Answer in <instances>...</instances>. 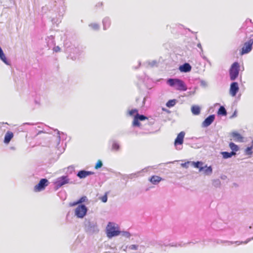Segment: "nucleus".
<instances>
[{
	"label": "nucleus",
	"mask_w": 253,
	"mask_h": 253,
	"mask_svg": "<svg viewBox=\"0 0 253 253\" xmlns=\"http://www.w3.org/2000/svg\"><path fill=\"white\" fill-rule=\"evenodd\" d=\"M166 83L170 87H174L180 91H184L187 89L184 82L178 78H169L167 80Z\"/></svg>",
	"instance_id": "f257e3e1"
},
{
	"label": "nucleus",
	"mask_w": 253,
	"mask_h": 253,
	"mask_svg": "<svg viewBox=\"0 0 253 253\" xmlns=\"http://www.w3.org/2000/svg\"><path fill=\"white\" fill-rule=\"evenodd\" d=\"M84 229L85 232L89 234L96 233L99 231L96 222L86 219H85L84 222Z\"/></svg>",
	"instance_id": "f03ea898"
},
{
	"label": "nucleus",
	"mask_w": 253,
	"mask_h": 253,
	"mask_svg": "<svg viewBox=\"0 0 253 253\" xmlns=\"http://www.w3.org/2000/svg\"><path fill=\"white\" fill-rule=\"evenodd\" d=\"M121 234V231L118 227H116L109 222L106 227V234L109 238L117 236Z\"/></svg>",
	"instance_id": "7ed1b4c3"
},
{
	"label": "nucleus",
	"mask_w": 253,
	"mask_h": 253,
	"mask_svg": "<svg viewBox=\"0 0 253 253\" xmlns=\"http://www.w3.org/2000/svg\"><path fill=\"white\" fill-rule=\"evenodd\" d=\"M240 71V65L238 62H235L231 66L229 69L230 80L235 81L238 77Z\"/></svg>",
	"instance_id": "20e7f679"
},
{
	"label": "nucleus",
	"mask_w": 253,
	"mask_h": 253,
	"mask_svg": "<svg viewBox=\"0 0 253 253\" xmlns=\"http://www.w3.org/2000/svg\"><path fill=\"white\" fill-rule=\"evenodd\" d=\"M69 183L72 184L73 182L70 181L68 175H62L56 179L54 182V188L57 190L63 185Z\"/></svg>",
	"instance_id": "39448f33"
},
{
	"label": "nucleus",
	"mask_w": 253,
	"mask_h": 253,
	"mask_svg": "<svg viewBox=\"0 0 253 253\" xmlns=\"http://www.w3.org/2000/svg\"><path fill=\"white\" fill-rule=\"evenodd\" d=\"M87 208L84 204L79 205L75 209V215L79 218H84L87 214Z\"/></svg>",
	"instance_id": "423d86ee"
},
{
	"label": "nucleus",
	"mask_w": 253,
	"mask_h": 253,
	"mask_svg": "<svg viewBox=\"0 0 253 253\" xmlns=\"http://www.w3.org/2000/svg\"><path fill=\"white\" fill-rule=\"evenodd\" d=\"M253 39H250L245 42L240 50V55H243L249 53L253 48Z\"/></svg>",
	"instance_id": "0eeeda50"
},
{
	"label": "nucleus",
	"mask_w": 253,
	"mask_h": 253,
	"mask_svg": "<svg viewBox=\"0 0 253 253\" xmlns=\"http://www.w3.org/2000/svg\"><path fill=\"white\" fill-rule=\"evenodd\" d=\"M49 182L46 178L41 179L39 182L34 186V190L35 192H41L45 189Z\"/></svg>",
	"instance_id": "6e6552de"
},
{
	"label": "nucleus",
	"mask_w": 253,
	"mask_h": 253,
	"mask_svg": "<svg viewBox=\"0 0 253 253\" xmlns=\"http://www.w3.org/2000/svg\"><path fill=\"white\" fill-rule=\"evenodd\" d=\"M147 119V117H146L144 115H140L138 113H137L134 116L133 118V121L132 122V126L133 127H139L140 126V123L139 121H143Z\"/></svg>",
	"instance_id": "1a4fd4ad"
},
{
	"label": "nucleus",
	"mask_w": 253,
	"mask_h": 253,
	"mask_svg": "<svg viewBox=\"0 0 253 253\" xmlns=\"http://www.w3.org/2000/svg\"><path fill=\"white\" fill-rule=\"evenodd\" d=\"M239 87L237 82H234L230 84L229 92L230 95L234 97L239 91Z\"/></svg>",
	"instance_id": "9d476101"
},
{
	"label": "nucleus",
	"mask_w": 253,
	"mask_h": 253,
	"mask_svg": "<svg viewBox=\"0 0 253 253\" xmlns=\"http://www.w3.org/2000/svg\"><path fill=\"white\" fill-rule=\"evenodd\" d=\"M215 116L214 115H210L205 120L202 124V126L203 127H207L210 126L215 120Z\"/></svg>",
	"instance_id": "9b49d317"
},
{
	"label": "nucleus",
	"mask_w": 253,
	"mask_h": 253,
	"mask_svg": "<svg viewBox=\"0 0 253 253\" xmlns=\"http://www.w3.org/2000/svg\"><path fill=\"white\" fill-rule=\"evenodd\" d=\"M94 173L91 171H87L84 169L79 170L77 173V176L80 179H83L88 176L93 174Z\"/></svg>",
	"instance_id": "f8f14e48"
},
{
	"label": "nucleus",
	"mask_w": 253,
	"mask_h": 253,
	"mask_svg": "<svg viewBox=\"0 0 253 253\" xmlns=\"http://www.w3.org/2000/svg\"><path fill=\"white\" fill-rule=\"evenodd\" d=\"M185 132L184 131H181L179 133L174 140V145L177 146L178 145H182L183 143L184 137L185 136Z\"/></svg>",
	"instance_id": "ddd939ff"
},
{
	"label": "nucleus",
	"mask_w": 253,
	"mask_h": 253,
	"mask_svg": "<svg viewBox=\"0 0 253 253\" xmlns=\"http://www.w3.org/2000/svg\"><path fill=\"white\" fill-rule=\"evenodd\" d=\"M191 69L192 67L188 63H184L179 67V70L182 73L189 72Z\"/></svg>",
	"instance_id": "4468645a"
},
{
	"label": "nucleus",
	"mask_w": 253,
	"mask_h": 253,
	"mask_svg": "<svg viewBox=\"0 0 253 253\" xmlns=\"http://www.w3.org/2000/svg\"><path fill=\"white\" fill-rule=\"evenodd\" d=\"M103 29L106 30L111 26V20L109 17L106 16L102 19Z\"/></svg>",
	"instance_id": "2eb2a0df"
},
{
	"label": "nucleus",
	"mask_w": 253,
	"mask_h": 253,
	"mask_svg": "<svg viewBox=\"0 0 253 253\" xmlns=\"http://www.w3.org/2000/svg\"><path fill=\"white\" fill-rule=\"evenodd\" d=\"M149 167L145 168L143 169H142L141 170L137 171L135 173H131L128 175H125L124 176L127 177V178L129 179H133L134 178L137 177L139 176L140 174L142 172H146L147 171V169H148Z\"/></svg>",
	"instance_id": "dca6fc26"
},
{
	"label": "nucleus",
	"mask_w": 253,
	"mask_h": 253,
	"mask_svg": "<svg viewBox=\"0 0 253 253\" xmlns=\"http://www.w3.org/2000/svg\"><path fill=\"white\" fill-rule=\"evenodd\" d=\"M231 136L234 138V140L236 142H243V137L238 132L234 131L231 133Z\"/></svg>",
	"instance_id": "f3484780"
},
{
	"label": "nucleus",
	"mask_w": 253,
	"mask_h": 253,
	"mask_svg": "<svg viewBox=\"0 0 253 253\" xmlns=\"http://www.w3.org/2000/svg\"><path fill=\"white\" fill-rule=\"evenodd\" d=\"M203 163L202 161L191 162V166L194 168L198 169L199 171L204 170L205 167L203 166Z\"/></svg>",
	"instance_id": "a211bd4d"
},
{
	"label": "nucleus",
	"mask_w": 253,
	"mask_h": 253,
	"mask_svg": "<svg viewBox=\"0 0 253 253\" xmlns=\"http://www.w3.org/2000/svg\"><path fill=\"white\" fill-rule=\"evenodd\" d=\"M45 41L49 49L55 45L54 38L53 36L47 37L45 39Z\"/></svg>",
	"instance_id": "6ab92c4d"
},
{
	"label": "nucleus",
	"mask_w": 253,
	"mask_h": 253,
	"mask_svg": "<svg viewBox=\"0 0 253 253\" xmlns=\"http://www.w3.org/2000/svg\"><path fill=\"white\" fill-rule=\"evenodd\" d=\"M13 137V133L11 131H7L5 134L4 138V143L8 144Z\"/></svg>",
	"instance_id": "aec40b11"
},
{
	"label": "nucleus",
	"mask_w": 253,
	"mask_h": 253,
	"mask_svg": "<svg viewBox=\"0 0 253 253\" xmlns=\"http://www.w3.org/2000/svg\"><path fill=\"white\" fill-rule=\"evenodd\" d=\"M162 180V178L159 176L153 175L152 176L150 179V181L153 183V184H157L159 183Z\"/></svg>",
	"instance_id": "412c9836"
},
{
	"label": "nucleus",
	"mask_w": 253,
	"mask_h": 253,
	"mask_svg": "<svg viewBox=\"0 0 253 253\" xmlns=\"http://www.w3.org/2000/svg\"><path fill=\"white\" fill-rule=\"evenodd\" d=\"M203 167H205L204 170L202 171H204V173L206 175L210 176L211 175L212 173V168L211 166L208 167L207 165H206L205 166H203Z\"/></svg>",
	"instance_id": "4be33fe9"
},
{
	"label": "nucleus",
	"mask_w": 253,
	"mask_h": 253,
	"mask_svg": "<svg viewBox=\"0 0 253 253\" xmlns=\"http://www.w3.org/2000/svg\"><path fill=\"white\" fill-rule=\"evenodd\" d=\"M191 112L194 115H198L201 112V108L198 105H193L191 107Z\"/></svg>",
	"instance_id": "5701e85b"
},
{
	"label": "nucleus",
	"mask_w": 253,
	"mask_h": 253,
	"mask_svg": "<svg viewBox=\"0 0 253 253\" xmlns=\"http://www.w3.org/2000/svg\"><path fill=\"white\" fill-rule=\"evenodd\" d=\"M221 154L222 155L223 158L224 159L230 158L233 156L235 155L233 152H226V151L221 152Z\"/></svg>",
	"instance_id": "b1692460"
},
{
	"label": "nucleus",
	"mask_w": 253,
	"mask_h": 253,
	"mask_svg": "<svg viewBox=\"0 0 253 253\" xmlns=\"http://www.w3.org/2000/svg\"><path fill=\"white\" fill-rule=\"evenodd\" d=\"M252 240H253V237L252 238H249L247 240H246L245 241H235V242H233V241H229L228 242V245H231V244H236L237 245H239L240 244H246L247 243H248L250 241H251Z\"/></svg>",
	"instance_id": "393cba45"
},
{
	"label": "nucleus",
	"mask_w": 253,
	"mask_h": 253,
	"mask_svg": "<svg viewBox=\"0 0 253 253\" xmlns=\"http://www.w3.org/2000/svg\"><path fill=\"white\" fill-rule=\"evenodd\" d=\"M229 146L230 148L232 150L231 152H233L234 154L236 155V152L239 149V146L232 142L229 143Z\"/></svg>",
	"instance_id": "a878e982"
},
{
	"label": "nucleus",
	"mask_w": 253,
	"mask_h": 253,
	"mask_svg": "<svg viewBox=\"0 0 253 253\" xmlns=\"http://www.w3.org/2000/svg\"><path fill=\"white\" fill-rule=\"evenodd\" d=\"M217 114L221 116H226L227 115L226 110L223 106H220L217 111Z\"/></svg>",
	"instance_id": "bb28decb"
},
{
	"label": "nucleus",
	"mask_w": 253,
	"mask_h": 253,
	"mask_svg": "<svg viewBox=\"0 0 253 253\" xmlns=\"http://www.w3.org/2000/svg\"><path fill=\"white\" fill-rule=\"evenodd\" d=\"M0 59L6 65H10V62L6 58L3 51L0 53Z\"/></svg>",
	"instance_id": "cd10ccee"
},
{
	"label": "nucleus",
	"mask_w": 253,
	"mask_h": 253,
	"mask_svg": "<svg viewBox=\"0 0 253 253\" xmlns=\"http://www.w3.org/2000/svg\"><path fill=\"white\" fill-rule=\"evenodd\" d=\"M177 102L176 99H170L166 103V106L168 108L173 107Z\"/></svg>",
	"instance_id": "c85d7f7f"
},
{
	"label": "nucleus",
	"mask_w": 253,
	"mask_h": 253,
	"mask_svg": "<svg viewBox=\"0 0 253 253\" xmlns=\"http://www.w3.org/2000/svg\"><path fill=\"white\" fill-rule=\"evenodd\" d=\"M120 146L119 143L116 142L115 140H113L112 142V150L116 151H118L120 150Z\"/></svg>",
	"instance_id": "c756f323"
},
{
	"label": "nucleus",
	"mask_w": 253,
	"mask_h": 253,
	"mask_svg": "<svg viewBox=\"0 0 253 253\" xmlns=\"http://www.w3.org/2000/svg\"><path fill=\"white\" fill-rule=\"evenodd\" d=\"M88 26L94 31H98L100 29L99 25L96 23H90Z\"/></svg>",
	"instance_id": "7c9ffc66"
},
{
	"label": "nucleus",
	"mask_w": 253,
	"mask_h": 253,
	"mask_svg": "<svg viewBox=\"0 0 253 253\" xmlns=\"http://www.w3.org/2000/svg\"><path fill=\"white\" fill-rule=\"evenodd\" d=\"M57 135L56 137V141H57V144H56V147L58 150H59V145L60 144L61 136H60L61 133H60V131H59L58 130H57Z\"/></svg>",
	"instance_id": "2f4dec72"
},
{
	"label": "nucleus",
	"mask_w": 253,
	"mask_h": 253,
	"mask_svg": "<svg viewBox=\"0 0 253 253\" xmlns=\"http://www.w3.org/2000/svg\"><path fill=\"white\" fill-rule=\"evenodd\" d=\"M220 185H221V182L219 179H213L212 180V185L214 187H215L216 188H218L220 186Z\"/></svg>",
	"instance_id": "473e14b6"
},
{
	"label": "nucleus",
	"mask_w": 253,
	"mask_h": 253,
	"mask_svg": "<svg viewBox=\"0 0 253 253\" xmlns=\"http://www.w3.org/2000/svg\"><path fill=\"white\" fill-rule=\"evenodd\" d=\"M252 149H253L252 146L248 147L245 149L246 154L247 155H251L253 154Z\"/></svg>",
	"instance_id": "72a5a7b5"
},
{
	"label": "nucleus",
	"mask_w": 253,
	"mask_h": 253,
	"mask_svg": "<svg viewBox=\"0 0 253 253\" xmlns=\"http://www.w3.org/2000/svg\"><path fill=\"white\" fill-rule=\"evenodd\" d=\"M88 201V199L85 196H82L79 200L78 201L80 203V205L83 204V203L86 202Z\"/></svg>",
	"instance_id": "f704fd0d"
},
{
	"label": "nucleus",
	"mask_w": 253,
	"mask_h": 253,
	"mask_svg": "<svg viewBox=\"0 0 253 253\" xmlns=\"http://www.w3.org/2000/svg\"><path fill=\"white\" fill-rule=\"evenodd\" d=\"M121 234L123 236L126 237L127 238H129L131 237V234L126 231H121Z\"/></svg>",
	"instance_id": "c9c22d12"
},
{
	"label": "nucleus",
	"mask_w": 253,
	"mask_h": 253,
	"mask_svg": "<svg viewBox=\"0 0 253 253\" xmlns=\"http://www.w3.org/2000/svg\"><path fill=\"white\" fill-rule=\"evenodd\" d=\"M103 166V163L101 161L98 160L95 166V169H99L101 168Z\"/></svg>",
	"instance_id": "e433bc0d"
},
{
	"label": "nucleus",
	"mask_w": 253,
	"mask_h": 253,
	"mask_svg": "<svg viewBox=\"0 0 253 253\" xmlns=\"http://www.w3.org/2000/svg\"><path fill=\"white\" fill-rule=\"evenodd\" d=\"M148 65L151 67H153L154 66H157V62L156 60H153L152 61H149L148 62Z\"/></svg>",
	"instance_id": "4c0bfd02"
},
{
	"label": "nucleus",
	"mask_w": 253,
	"mask_h": 253,
	"mask_svg": "<svg viewBox=\"0 0 253 253\" xmlns=\"http://www.w3.org/2000/svg\"><path fill=\"white\" fill-rule=\"evenodd\" d=\"M128 113L130 116H132L135 113H136V114L138 113V110L136 109H131V110L129 111Z\"/></svg>",
	"instance_id": "58836bf2"
},
{
	"label": "nucleus",
	"mask_w": 253,
	"mask_h": 253,
	"mask_svg": "<svg viewBox=\"0 0 253 253\" xmlns=\"http://www.w3.org/2000/svg\"><path fill=\"white\" fill-rule=\"evenodd\" d=\"M189 164L191 165V162L188 161V162H185L184 163H182L181 164V166L182 167L187 169V168H188V165Z\"/></svg>",
	"instance_id": "ea45409f"
},
{
	"label": "nucleus",
	"mask_w": 253,
	"mask_h": 253,
	"mask_svg": "<svg viewBox=\"0 0 253 253\" xmlns=\"http://www.w3.org/2000/svg\"><path fill=\"white\" fill-rule=\"evenodd\" d=\"M138 248V246L137 245H131L129 246V249L131 250H137Z\"/></svg>",
	"instance_id": "a19ab883"
},
{
	"label": "nucleus",
	"mask_w": 253,
	"mask_h": 253,
	"mask_svg": "<svg viewBox=\"0 0 253 253\" xmlns=\"http://www.w3.org/2000/svg\"><path fill=\"white\" fill-rule=\"evenodd\" d=\"M101 200L102 202H103V203L107 202V200H108V198H107V195L105 194L104 196H103L102 197H101Z\"/></svg>",
	"instance_id": "79ce46f5"
},
{
	"label": "nucleus",
	"mask_w": 253,
	"mask_h": 253,
	"mask_svg": "<svg viewBox=\"0 0 253 253\" xmlns=\"http://www.w3.org/2000/svg\"><path fill=\"white\" fill-rule=\"evenodd\" d=\"M77 205H80V203H79L78 200H77V201H75L74 202L70 203V204H69V206L70 207H74Z\"/></svg>",
	"instance_id": "37998d69"
},
{
	"label": "nucleus",
	"mask_w": 253,
	"mask_h": 253,
	"mask_svg": "<svg viewBox=\"0 0 253 253\" xmlns=\"http://www.w3.org/2000/svg\"><path fill=\"white\" fill-rule=\"evenodd\" d=\"M53 50L54 52H57L60 51V48L58 46H56L53 47Z\"/></svg>",
	"instance_id": "c03bdc74"
},
{
	"label": "nucleus",
	"mask_w": 253,
	"mask_h": 253,
	"mask_svg": "<svg viewBox=\"0 0 253 253\" xmlns=\"http://www.w3.org/2000/svg\"><path fill=\"white\" fill-rule=\"evenodd\" d=\"M237 116V110H235L231 116L230 117V119H233L234 118L236 117Z\"/></svg>",
	"instance_id": "a18cd8bd"
},
{
	"label": "nucleus",
	"mask_w": 253,
	"mask_h": 253,
	"mask_svg": "<svg viewBox=\"0 0 253 253\" xmlns=\"http://www.w3.org/2000/svg\"><path fill=\"white\" fill-rule=\"evenodd\" d=\"M228 241H222V240L219 241V240H217L216 243L217 244L224 243H228Z\"/></svg>",
	"instance_id": "49530a36"
},
{
	"label": "nucleus",
	"mask_w": 253,
	"mask_h": 253,
	"mask_svg": "<svg viewBox=\"0 0 253 253\" xmlns=\"http://www.w3.org/2000/svg\"><path fill=\"white\" fill-rule=\"evenodd\" d=\"M35 103L36 104L38 105V106H40V99H36L35 100Z\"/></svg>",
	"instance_id": "de8ad7c7"
},
{
	"label": "nucleus",
	"mask_w": 253,
	"mask_h": 253,
	"mask_svg": "<svg viewBox=\"0 0 253 253\" xmlns=\"http://www.w3.org/2000/svg\"><path fill=\"white\" fill-rule=\"evenodd\" d=\"M197 46L200 49L201 52H203V49H202V45H201V44L200 43H199L197 44Z\"/></svg>",
	"instance_id": "09e8293b"
},
{
	"label": "nucleus",
	"mask_w": 253,
	"mask_h": 253,
	"mask_svg": "<svg viewBox=\"0 0 253 253\" xmlns=\"http://www.w3.org/2000/svg\"><path fill=\"white\" fill-rule=\"evenodd\" d=\"M200 83L202 85H206V82L203 80L201 81Z\"/></svg>",
	"instance_id": "8fccbe9b"
},
{
	"label": "nucleus",
	"mask_w": 253,
	"mask_h": 253,
	"mask_svg": "<svg viewBox=\"0 0 253 253\" xmlns=\"http://www.w3.org/2000/svg\"><path fill=\"white\" fill-rule=\"evenodd\" d=\"M34 125L35 124L33 123H25L23 124V126L24 125Z\"/></svg>",
	"instance_id": "3c124183"
},
{
	"label": "nucleus",
	"mask_w": 253,
	"mask_h": 253,
	"mask_svg": "<svg viewBox=\"0 0 253 253\" xmlns=\"http://www.w3.org/2000/svg\"><path fill=\"white\" fill-rule=\"evenodd\" d=\"M169 246H170V247H177V245H176V244H173V243H172V244H169Z\"/></svg>",
	"instance_id": "603ef678"
},
{
	"label": "nucleus",
	"mask_w": 253,
	"mask_h": 253,
	"mask_svg": "<svg viewBox=\"0 0 253 253\" xmlns=\"http://www.w3.org/2000/svg\"><path fill=\"white\" fill-rule=\"evenodd\" d=\"M190 95H193L195 93V91H190L188 92Z\"/></svg>",
	"instance_id": "864d4df0"
},
{
	"label": "nucleus",
	"mask_w": 253,
	"mask_h": 253,
	"mask_svg": "<svg viewBox=\"0 0 253 253\" xmlns=\"http://www.w3.org/2000/svg\"><path fill=\"white\" fill-rule=\"evenodd\" d=\"M226 178V176L225 175H222L221 176V178L222 179H225Z\"/></svg>",
	"instance_id": "5fc2aeb1"
},
{
	"label": "nucleus",
	"mask_w": 253,
	"mask_h": 253,
	"mask_svg": "<svg viewBox=\"0 0 253 253\" xmlns=\"http://www.w3.org/2000/svg\"><path fill=\"white\" fill-rule=\"evenodd\" d=\"M145 100H146V98L144 97L143 98V102H142V106L144 105L145 104Z\"/></svg>",
	"instance_id": "6e6d98bb"
},
{
	"label": "nucleus",
	"mask_w": 253,
	"mask_h": 253,
	"mask_svg": "<svg viewBox=\"0 0 253 253\" xmlns=\"http://www.w3.org/2000/svg\"><path fill=\"white\" fill-rule=\"evenodd\" d=\"M125 175H126V174L123 175V178L124 179H127V177H126V176H124Z\"/></svg>",
	"instance_id": "4d7b16f0"
},
{
	"label": "nucleus",
	"mask_w": 253,
	"mask_h": 253,
	"mask_svg": "<svg viewBox=\"0 0 253 253\" xmlns=\"http://www.w3.org/2000/svg\"><path fill=\"white\" fill-rule=\"evenodd\" d=\"M98 5L99 6H101V5H102V3H98Z\"/></svg>",
	"instance_id": "13d9d810"
},
{
	"label": "nucleus",
	"mask_w": 253,
	"mask_h": 253,
	"mask_svg": "<svg viewBox=\"0 0 253 253\" xmlns=\"http://www.w3.org/2000/svg\"><path fill=\"white\" fill-rule=\"evenodd\" d=\"M43 132V131L42 130H40V131H39V132H38V134H39V133H41V132Z\"/></svg>",
	"instance_id": "bf43d9fd"
},
{
	"label": "nucleus",
	"mask_w": 253,
	"mask_h": 253,
	"mask_svg": "<svg viewBox=\"0 0 253 253\" xmlns=\"http://www.w3.org/2000/svg\"><path fill=\"white\" fill-rule=\"evenodd\" d=\"M73 169V167H71V166L69 167H68V169Z\"/></svg>",
	"instance_id": "052dcab7"
},
{
	"label": "nucleus",
	"mask_w": 253,
	"mask_h": 253,
	"mask_svg": "<svg viewBox=\"0 0 253 253\" xmlns=\"http://www.w3.org/2000/svg\"><path fill=\"white\" fill-rule=\"evenodd\" d=\"M127 246H126V247H125V248H124V251H126V249H127Z\"/></svg>",
	"instance_id": "680f3d73"
},
{
	"label": "nucleus",
	"mask_w": 253,
	"mask_h": 253,
	"mask_svg": "<svg viewBox=\"0 0 253 253\" xmlns=\"http://www.w3.org/2000/svg\"><path fill=\"white\" fill-rule=\"evenodd\" d=\"M10 149L12 150H14L15 148L13 147H10Z\"/></svg>",
	"instance_id": "e2e57ef3"
},
{
	"label": "nucleus",
	"mask_w": 253,
	"mask_h": 253,
	"mask_svg": "<svg viewBox=\"0 0 253 253\" xmlns=\"http://www.w3.org/2000/svg\"><path fill=\"white\" fill-rule=\"evenodd\" d=\"M141 65V62H139V63H138V66L139 67Z\"/></svg>",
	"instance_id": "0e129e2a"
},
{
	"label": "nucleus",
	"mask_w": 253,
	"mask_h": 253,
	"mask_svg": "<svg viewBox=\"0 0 253 253\" xmlns=\"http://www.w3.org/2000/svg\"><path fill=\"white\" fill-rule=\"evenodd\" d=\"M61 135H64V133H63V132H62V133H61Z\"/></svg>",
	"instance_id": "69168bd1"
},
{
	"label": "nucleus",
	"mask_w": 253,
	"mask_h": 253,
	"mask_svg": "<svg viewBox=\"0 0 253 253\" xmlns=\"http://www.w3.org/2000/svg\"><path fill=\"white\" fill-rule=\"evenodd\" d=\"M252 228V226H250L249 228L251 229Z\"/></svg>",
	"instance_id": "338daca9"
}]
</instances>
